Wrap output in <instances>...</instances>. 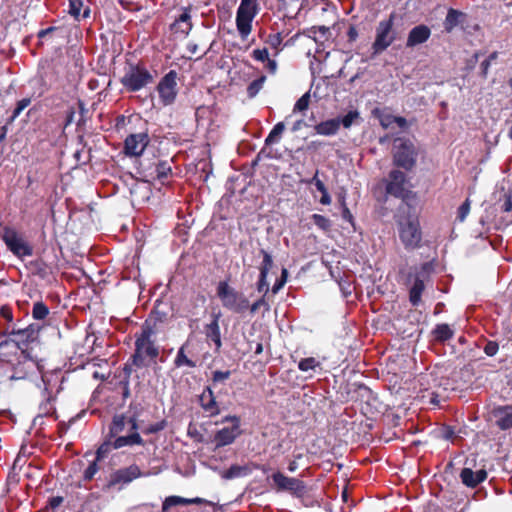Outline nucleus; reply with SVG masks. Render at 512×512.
<instances>
[{"instance_id": "393cba45", "label": "nucleus", "mask_w": 512, "mask_h": 512, "mask_svg": "<svg viewBox=\"0 0 512 512\" xmlns=\"http://www.w3.org/2000/svg\"><path fill=\"white\" fill-rule=\"evenodd\" d=\"M487 476L488 474L485 469L473 471L470 467H464L459 475L461 482L469 488H476L487 479Z\"/></svg>"}, {"instance_id": "de8ad7c7", "label": "nucleus", "mask_w": 512, "mask_h": 512, "mask_svg": "<svg viewBox=\"0 0 512 512\" xmlns=\"http://www.w3.org/2000/svg\"><path fill=\"white\" fill-rule=\"evenodd\" d=\"M168 425V422L166 419H162L156 423H153V424H150L148 425L147 427H145L142 432L143 434L145 435H150V434H156L160 431H163Z\"/></svg>"}, {"instance_id": "4468645a", "label": "nucleus", "mask_w": 512, "mask_h": 512, "mask_svg": "<svg viewBox=\"0 0 512 512\" xmlns=\"http://www.w3.org/2000/svg\"><path fill=\"white\" fill-rule=\"evenodd\" d=\"M272 480L277 491H287L296 497H301L306 493L304 481L298 478L287 477L280 471L272 474Z\"/></svg>"}, {"instance_id": "7c9ffc66", "label": "nucleus", "mask_w": 512, "mask_h": 512, "mask_svg": "<svg viewBox=\"0 0 512 512\" xmlns=\"http://www.w3.org/2000/svg\"><path fill=\"white\" fill-rule=\"evenodd\" d=\"M172 175V167L166 160H157L154 163V170L146 176L151 177L153 180H159L162 184Z\"/></svg>"}, {"instance_id": "0e129e2a", "label": "nucleus", "mask_w": 512, "mask_h": 512, "mask_svg": "<svg viewBox=\"0 0 512 512\" xmlns=\"http://www.w3.org/2000/svg\"><path fill=\"white\" fill-rule=\"evenodd\" d=\"M22 297V299L17 300V305L20 310H22L25 314H28L31 299L28 296V292L23 293Z\"/></svg>"}, {"instance_id": "20e7f679", "label": "nucleus", "mask_w": 512, "mask_h": 512, "mask_svg": "<svg viewBox=\"0 0 512 512\" xmlns=\"http://www.w3.org/2000/svg\"><path fill=\"white\" fill-rule=\"evenodd\" d=\"M385 183L386 194L401 199L409 208L415 206L417 193L408 186L409 180L404 172L398 169L391 170Z\"/></svg>"}, {"instance_id": "864d4df0", "label": "nucleus", "mask_w": 512, "mask_h": 512, "mask_svg": "<svg viewBox=\"0 0 512 512\" xmlns=\"http://www.w3.org/2000/svg\"><path fill=\"white\" fill-rule=\"evenodd\" d=\"M268 275L260 274L258 277V281L256 283V289L259 293H263V295H267L269 293V283L267 281Z\"/></svg>"}, {"instance_id": "aec40b11", "label": "nucleus", "mask_w": 512, "mask_h": 512, "mask_svg": "<svg viewBox=\"0 0 512 512\" xmlns=\"http://www.w3.org/2000/svg\"><path fill=\"white\" fill-rule=\"evenodd\" d=\"M194 343L191 339H187L178 349L173 364L176 368L188 367L196 368L198 360L194 359Z\"/></svg>"}, {"instance_id": "f03ea898", "label": "nucleus", "mask_w": 512, "mask_h": 512, "mask_svg": "<svg viewBox=\"0 0 512 512\" xmlns=\"http://www.w3.org/2000/svg\"><path fill=\"white\" fill-rule=\"evenodd\" d=\"M158 333L155 324L151 319H146L139 332L135 334V349L130 356L131 363L136 368L148 367L157 363L159 347L154 337Z\"/></svg>"}, {"instance_id": "4d7b16f0", "label": "nucleus", "mask_w": 512, "mask_h": 512, "mask_svg": "<svg viewBox=\"0 0 512 512\" xmlns=\"http://www.w3.org/2000/svg\"><path fill=\"white\" fill-rule=\"evenodd\" d=\"M470 212V200L466 199L458 208L457 219L463 222Z\"/></svg>"}, {"instance_id": "72a5a7b5", "label": "nucleus", "mask_w": 512, "mask_h": 512, "mask_svg": "<svg viewBox=\"0 0 512 512\" xmlns=\"http://www.w3.org/2000/svg\"><path fill=\"white\" fill-rule=\"evenodd\" d=\"M252 473V468L250 464L248 465H231L227 470L221 473V477L226 480L244 477Z\"/></svg>"}, {"instance_id": "f8f14e48", "label": "nucleus", "mask_w": 512, "mask_h": 512, "mask_svg": "<svg viewBox=\"0 0 512 512\" xmlns=\"http://www.w3.org/2000/svg\"><path fill=\"white\" fill-rule=\"evenodd\" d=\"M177 78V72L175 70H170L160 79L156 86L160 102L164 106L172 105L177 98Z\"/></svg>"}, {"instance_id": "2eb2a0df", "label": "nucleus", "mask_w": 512, "mask_h": 512, "mask_svg": "<svg viewBox=\"0 0 512 512\" xmlns=\"http://www.w3.org/2000/svg\"><path fill=\"white\" fill-rule=\"evenodd\" d=\"M41 372V365L28 357L18 360L14 366L11 379L34 381L38 379Z\"/></svg>"}, {"instance_id": "0eeeda50", "label": "nucleus", "mask_w": 512, "mask_h": 512, "mask_svg": "<svg viewBox=\"0 0 512 512\" xmlns=\"http://www.w3.org/2000/svg\"><path fill=\"white\" fill-rule=\"evenodd\" d=\"M418 152L414 143L404 137L394 140L393 164L406 171H411L417 163Z\"/></svg>"}, {"instance_id": "680f3d73", "label": "nucleus", "mask_w": 512, "mask_h": 512, "mask_svg": "<svg viewBox=\"0 0 512 512\" xmlns=\"http://www.w3.org/2000/svg\"><path fill=\"white\" fill-rule=\"evenodd\" d=\"M251 56L256 61L265 62L269 58V53L267 48L254 49Z\"/></svg>"}, {"instance_id": "ea45409f", "label": "nucleus", "mask_w": 512, "mask_h": 512, "mask_svg": "<svg viewBox=\"0 0 512 512\" xmlns=\"http://www.w3.org/2000/svg\"><path fill=\"white\" fill-rule=\"evenodd\" d=\"M260 255L262 256L263 260L262 263L259 266V273L268 275L269 271L273 267V259L271 254L266 251L265 249H260L259 251Z\"/></svg>"}, {"instance_id": "8fccbe9b", "label": "nucleus", "mask_w": 512, "mask_h": 512, "mask_svg": "<svg viewBox=\"0 0 512 512\" xmlns=\"http://www.w3.org/2000/svg\"><path fill=\"white\" fill-rule=\"evenodd\" d=\"M98 462L99 461H96V459L94 461H92L88 467L84 470V473H83V480L85 482H89L91 481L94 476L96 475V473L99 471V465H98Z\"/></svg>"}, {"instance_id": "a18cd8bd", "label": "nucleus", "mask_w": 512, "mask_h": 512, "mask_svg": "<svg viewBox=\"0 0 512 512\" xmlns=\"http://www.w3.org/2000/svg\"><path fill=\"white\" fill-rule=\"evenodd\" d=\"M266 80L265 76H261L255 80H253L247 87V95L249 98L255 97L258 92L262 89L263 84Z\"/></svg>"}, {"instance_id": "09e8293b", "label": "nucleus", "mask_w": 512, "mask_h": 512, "mask_svg": "<svg viewBox=\"0 0 512 512\" xmlns=\"http://www.w3.org/2000/svg\"><path fill=\"white\" fill-rule=\"evenodd\" d=\"M439 438L447 441H454L456 438V431L454 427L449 425H442L438 430Z\"/></svg>"}, {"instance_id": "6e6552de", "label": "nucleus", "mask_w": 512, "mask_h": 512, "mask_svg": "<svg viewBox=\"0 0 512 512\" xmlns=\"http://www.w3.org/2000/svg\"><path fill=\"white\" fill-rule=\"evenodd\" d=\"M395 12L388 18L381 20L375 29V39L372 43L373 54H380L390 47L397 39V31L394 28Z\"/></svg>"}, {"instance_id": "e433bc0d", "label": "nucleus", "mask_w": 512, "mask_h": 512, "mask_svg": "<svg viewBox=\"0 0 512 512\" xmlns=\"http://www.w3.org/2000/svg\"><path fill=\"white\" fill-rule=\"evenodd\" d=\"M464 16L465 14L463 12L450 8L443 23L445 31L450 33L456 26L459 25L460 19Z\"/></svg>"}, {"instance_id": "39448f33", "label": "nucleus", "mask_w": 512, "mask_h": 512, "mask_svg": "<svg viewBox=\"0 0 512 512\" xmlns=\"http://www.w3.org/2000/svg\"><path fill=\"white\" fill-rule=\"evenodd\" d=\"M216 295L220 299L222 306L233 313L242 314L249 308L248 298L230 286L226 280L218 283Z\"/></svg>"}, {"instance_id": "13d9d810", "label": "nucleus", "mask_w": 512, "mask_h": 512, "mask_svg": "<svg viewBox=\"0 0 512 512\" xmlns=\"http://www.w3.org/2000/svg\"><path fill=\"white\" fill-rule=\"evenodd\" d=\"M328 28L326 26H313L307 30H303V35L312 38L314 41H317L315 38L316 32H320L325 35L328 32Z\"/></svg>"}, {"instance_id": "423d86ee", "label": "nucleus", "mask_w": 512, "mask_h": 512, "mask_svg": "<svg viewBox=\"0 0 512 512\" xmlns=\"http://www.w3.org/2000/svg\"><path fill=\"white\" fill-rule=\"evenodd\" d=\"M41 326L37 323H30L22 330H17L15 338H5L0 342V355H3L5 348L19 349L24 353L33 344L39 342Z\"/></svg>"}, {"instance_id": "f3484780", "label": "nucleus", "mask_w": 512, "mask_h": 512, "mask_svg": "<svg viewBox=\"0 0 512 512\" xmlns=\"http://www.w3.org/2000/svg\"><path fill=\"white\" fill-rule=\"evenodd\" d=\"M233 422L232 427H224L218 430L214 436L216 447H223L232 444L240 434V418L236 415L226 416L222 422Z\"/></svg>"}, {"instance_id": "ddd939ff", "label": "nucleus", "mask_w": 512, "mask_h": 512, "mask_svg": "<svg viewBox=\"0 0 512 512\" xmlns=\"http://www.w3.org/2000/svg\"><path fill=\"white\" fill-rule=\"evenodd\" d=\"M39 377L43 384L42 395L58 396V394L63 390L62 384L65 377L61 369L45 371L41 366Z\"/></svg>"}, {"instance_id": "7ed1b4c3", "label": "nucleus", "mask_w": 512, "mask_h": 512, "mask_svg": "<svg viewBox=\"0 0 512 512\" xmlns=\"http://www.w3.org/2000/svg\"><path fill=\"white\" fill-rule=\"evenodd\" d=\"M156 76L157 72L150 70L144 62L127 61L119 82L126 92L136 93L154 84Z\"/></svg>"}, {"instance_id": "b1692460", "label": "nucleus", "mask_w": 512, "mask_h": 512, "mask_svg": "<svg viewBox=\"0 0 512 512\" xmlns=\"http://www.w3.org/2000/svg\"><path fill=\"white\" fill-rule=\"evenodd\" d=\"M491 415L500 430L505 431L512 428V405L495 406L491 411Z\"/></svg>"}, {"instance_id": "412c9836", "label": "nucleus", "mask_w": 512, "mask_h": 512, "mask_svg": "<svg viewBox=\"0 0 512 512\" xmlns=\"http://www.w3.org/2000/svg\"><path fill=\"white\" fill-rule=\"evenodd\" d=\"M432 31L429 26L419 24L413 27L407 36L405 43L406 48H414L418 45L424 44L431 37Z\"/></svg>"}, {"instance_id": "9b49d317", "label": "nucleus", "mask_w": 512, "mask_h": 512, "mask_svg": "<svg viewBox=\"0 0 512 512\" xmlns=\"http://www.w3.org/2000/svg\"><path fill=\"white\" fill-rule=\"evenodd\" d=\"M258 0H241L236 12V27L242 39H246L252 31V22L260 8Z\"/></svg>"}, {"instance_id": "1a4fd4ad", "label": "nucleus", "mask_w": 512, "mask_h": 512, "mask_svg": "<svg viewBox=\"0 0 512 512\" xmlns=\"http://www.w3.org/2000/svg\"><path fill=\"white\" fill-rule=\"evenodd\" d=\"M399 238L407 250L419 248L422 241V232L417 217L408 216L397 221Z\"/></svg>"}, {"instance_id": "a878e982", "label": "nucleus", "mask_w": 512, "mask_h": 512, "mask_svg": "<svg viewBox=\"0 0 512 512\" xmlns=\"http://www.w3.org/2000/svg\"><path fill=\"white\" fill-rule=\"evenodd\" d=\"M426 264L422 266V271L417 272L414 277L413 285L409 290V301L412 306L417 307L421 302L422 293L425 290L424 270Z\"/></svg>"}, {"instance_id": "f257e3e1", "label": "nucleus", "mask_w": 512, "mask_h": 512, "mask_svg": "<svg viewBox=\"0 0 512 512\" xmlns=\"http://www.w3.org/2000/svg\"><path fill=\"white\" fill-rule=\"evenodd\" d=\"M143 407L139 403H130L127 413L115 414L109 424L108 439L103 441L96 450V461L105 459L112 450L123 447L146 445L139 433V417Z\"/></svg>"}, {"instance_id": "c03bdc74", "label": "nucleus", "mask_w": 512, "mask_h": 512, "mask_svg": "<svg viewBox=\"0 0 512 512\" xmlns=\"http://www.w3.org/2000/svg\"><path fill=\"white\" fill-rule=\"evenodd\" d=\"M320 366V362L316 360L314 357L303 358L298 363V368L302 372H307L309 370H315Z\"/></svg>"}, {"instance_id": "4c0bfd02", "label": "nucleus", "mask_w": 512, "mask_h": 512, "mask_svg": "<svg viewBox=\"0 0 512 512\" xmlns=\"http://www.w3.org/2000/svg\"><path fill=\"white\" fill-rule=\"evenodd\" d=\"M43 400L39 405V415L40 416H52L56 414V408L54 403L57 399V396L53 395H42Z\"/></svg>"}, {"instance_id": "4be33fe9", "label": "nucleus", "mask_w": 512, "mask_h": 512, "mask_svg": "<svg viewBox=\"0 0 512 512\" xmlns=\"http://www.w3.org/2000/svg\"><path fill=\"white\" fill-rule=\"evenodd\" d=\"M199 404L208 417H214L220 414L219 403L216 401V397L209 386L205 387L200 394Z\"/></svg>"}, {"instance_id": "a19ab883", "label": "nucleus", "mask_w": 512, "mask_h": 512, "mask_svg": "<svg viewBox=\"0 0 512 512\" xmlns=\"http://www.w3.org/2000/svg\"><path fill=\"white\" fill-rule=\"evenodd\" d=\"M30 104H31V98H29V97L19 100L16 103V107L12 111L11 116L7 120V124H12L16 120V118L19 117V115L22 113V111L24 109H26Z\"/></svg>"}, {"instance_id": "a211bd4d", "label": "nucleus", "mask_w": 512, "mask_h": 512, "mask_svg": "<svg viewBox=\"0 0 512 512\" xmlns=\"http://www.w3.org/2000/svg\"><path fill=\"white\" fill-rule=\"evenodd\" d=\"M150 142L147 132L130 134L124 140L123 152L129 157L141 156Z\"/></svg>"}, {"instance_id": "69168bd1", "label": "nucleus", "mask_w": 512, "mask_h": 512, "mask_svg": "<svg viewBox=\"0 0 512 512\" xmlns=\"http://www.w3.org/2000/svg\"><path fill=\"white\" fill-rule=\"evenodd\" d=\"M501 210L503 212H511L512 211V194L505 193L503 196V203L501 205Z\"/></svg>"}, {"instance_id": "9d476101", "label": "nucleus", "mask_w": 512, "mask_h": 512, "mask_svg": "<svg viewBox=\"0 0 512 512\" xmlns=\"http://www.w3.org/2000/svg\"><path fill=\"white\" fill-rule=\"evenodd\" d=\"M145 476H147V473L142 472L140 467L134 463L113 471L103 489L105 491H120L134 480Z\"/></svg>"}, {"instance_id": "bb28decb", "label": "nucleus", "mask_w": 512, "mask_h": 512, "mask_svg": "<svg viewBox=\"0 0 512 512\" xmlns=\"http://www.w3.org/2000/svg\"><path fill=\"white\" fill-rule=\"evenodd\" d=\"M191 504H197V505H210L211 503L203 498L196 497V498H184L181 496H168L165 498V500L162 503V512H168L170 508L178 505H191Z\"/></svg>"}, {"instance_id": "49530a36", "label": "nucleus", "mask_w": 512, "mask_h": 512, "mask_svg": "<svg viewBox=\"0 0 512 512\" xmlns=\"http://www.w3.org/2000/svg\"><path fill=\"white\" fill-rule=\"evenodd\" d=\"M24 325L22 324L21 320H17L15 322L12 321V323L6 324L3 328L2 335L6 338H15L16 331L22 330Z\"/></svg>"}, {"instance_id": "473e14b6", "label": "nucleus", "mask_w": 512, "mask_h": 512, "mask_svg": "<svg viewBox=\"0 0 512 512\" xmlns=\"http://www.w3.org/2000/svg\"><path fill=\"white\" fill-rule=\"evenodd\" d=\"M340 129V119L334 118L322 121L314 126V130L319 135L332 136Z\"/></svg>"}, {"instance_id": "2f4dec72", "label": "nucleus", "mask_w": 512, "mask_h": 512, "mask_svg": "<svg viewBox=\"0 0 512 512\" xmlns=\"http://www.w3.org/2000/svg\"><path fill=\"white\" fill-rule=\"evenodd\" d=\"M28 268L33 275L39 277L42 280H46L52 275V267L42 258L30 261Z\"/></svg>"}, {"instance_id": "c756f323", "label": "nucleus", "mask_w": 512, "mask_h": 512, "mask_svg": "<svg viewBox=\"0 0 512 512\" xmlns=\"http://www.w3.org/2000/svg\"><path fill=\"white\" fill-rule=\"evenodd\" d=\"M220 314L213 315L210 323L204 327L206 338L215 344V350L218 352L222 347L221 332L219 326Z\"/></svg>"}, {"instance_id": "f704fd0d", "label": "nucleus", "mask_w": 512, "mask_h": 512, "mask_svg": "<svg viewBox=\"0 0 512 512\" xmlns=\"http://www.w3.org/2000/svg\"><path fill=\"white\" fill-rule=\"evenodd\" d=\"M279 9L285 11L284 18L292 21L296 18L301 10L298 6L299 0H278Z\"/></svg>"}, {"instance_id": "cd10ccee", "label": "nucleus", "mask_w": 512, "mask_h": 512, "mask_svg": "<svg viewBox=\"0 0 512 512\" xmlns=\"http://www.w3.org/2000/svg\"><path fill=\"white\" fill-rule=\"evenodd\" d=\"M28 296L30 299H34L32 305V318L36 321L44 320L50 314L49 307L41 300V294L34 290L29 291Z\"/></svg>"}, {"instance_id": "37998d69", "label": "nucleus", "mask_w": 512, "mask_h": 512, "mask_svg": "<svg viewBox=\"0 0 512 512\" xmlns=\"http://www.w3.org/2000/svg\"><path fill=\"white\" fill-rule=\"evenodd\" d=\"M313 223L322 231L328 232L331 230L332 222L329 218L321 214H313L311 216Z\"/></svg>"}, {"instance_id": "603ef678", "label": "nucleus", "mask_w": 512, "mask_h": 512, "mask_svg": "<svg viewBox=\"0 0 512 512\" xmlns=\"http://www.w3.org/2000/svg\"><path fill=\"white\" fill-rule=\"evenodd\" d=\"M147 319H151L155 324V329L158 330V323H163L167 320V314L160 312L156 307L151 311Z\"/></svg>"}, {"instance_id": "c85d7f7f", "label": "nucleus", "mask_w": 512, "mask_h": 512, "mask_svg": "<svg viewBox=\"0 0 512 512\" xmlns=\"http://www.w3.org/2000/svg\"><path fill=\"white\" fill-rule=\"evenodd\" d=\"M190 13V7L183 8L182 14L178 18H176L175 21L170 26V29L173 33H181L184 35L189 34L193 27Z\"/></svg>"}, {"instance_id": "052dcab7", "label": "nucleus", "mask_w": 512, "mask_h": 512, "mask_svg": "<svg viewBox=\"0 0 512 512\" xmlns=\"http://www.w3.org/2000/svg\"><path fill=\"white\" fill-rule=\"evenodd\" d=\"M358 116L359 113L357 111H349L340 119V125L342 124L345 128H349Z\"/></svg>"}, {"instance_id": "774afa93", "label": "nucleus", "mask_w": 512, "mask_h": 512, "mask_svg": "<svg viewBox=\"0 0 512 512\" xmlns=\"http://www.w3.org/2000/svg\"><path fill=\"white\" fill-rule=\"evenodd\" d=\"M64 501L62 496H53L49 498L47 508L51 510H56Z\"/></svg>"}, {"instance_id": "5fc2aeb1", "label": "nucleus", "mask_w": 512, "mask_h": 512, "mask_svg": "<svg viewBox=\"0 0 512 512\" xmlns=\"http://www.w3.org/2000/svg\"><path fill=\"white\" fill-rule=\"evenodd\" d=\"M82 6V0H69V14L75 19H79Z\"/></svg>"}, {"instance_id": "c9c22d12", "label": "nucleus", "mask_w": 512, "mask_h": 512, "mask_svg": "<svg viewBox=\"0 0 512 512\" xmlns=\"http://www.w3.org/2000/svg\"><path fill=\"white\" fill-rule=\"evenodd\" d=\"M434 339L438 342L444 343L454 336V331L446 323L437 324L432 331Z\"/></svg>"}, {"instance_id": "e2e57ef3", "label": "nucleus", "mask_w": 512, "mask_h": 512, "mask_svg": "<svg viewBox=\"0 0 512 512\" xmlns=\"http://www.w3.org/2000/svg\"><path fill=\"white\" fill-rule=\"evenodd\" d=\"M483 350L487 356L492 357L497 354L499 350V344L496 341H488Z\"/></svg>"}, {"instance_id": "3c124183", "label": "nucleus", "mask_w": 512, "mask_h": 512, "mask_svg": "<svg viewBox=\"0 0 512 512\" xmlns=\"http://www.w3.org/2000/svg\"><path fill=\"white\" fill-rule=\"evenodd\" d=\"M310 103V95L309 93H305L302 95L295 103L293 112H302L308 109Z\"/></svg>"}, {"instance_id": "79ce46f5", "label": "nucleus", "mask_w": 512, "mask_h": 512, "mask_svg": "<svg viewBox=\"0 0 512 512\" xmlns=\"http://www.w3.org/2000/svg\"><path fill=\"white\" fill-rule=\"evenodd\" d=\"M283 33L284 31H279L277 33L269 34L265 40V42L273 49L276 50L275 55L278 54L282 49L280 48L283 42Z\"/></svg>"}, {"instance_id": "bf43d9fd", "label": "nucleus", "mask_w": 512, "mask_h": 512, "mask_svg": "<svg viewBox=\"0 0 512 512\" xmlns=\"http://www.w3.org/2000/svg\"><path fill=\"white\" fill-rule=\"evenodd\" d=\"M230 376H231V371H229V370H227V371L217 370L212 373V382H213V384L222 383V382L226 381L227 379H229Z\"/></svg>"}, {"instance_id": "dca6fc26", "label": "nucleus", "mask_w": 512, "mask_h": 512, "mask_svg": "<svg viewBox=\"0 0 512 512\" xmlns=\"http://www.w3.org/2000/svg\"><path fill=\"white\" fill-rule=\"evenodd\" d=\"M3 240L8 249L18 258L33 255V247L25 241L16 231L9 230L3 235Z\"/></svg>"}, {"instance_id": "6e6d98bb", "label": "nucleus", "mask_w": 512, "mask_h": 512, "mask_svg": "<svg viewBox=\"0 0 512 512\" xmlns=\"http://www.w3.org/2000/svg\"><path fill=\"white\" fill-rule=\"evenodd\" d=\"M266 297H267V295H262L259 299H257L252 304L249 303L248 310L250 311L251 314H255L259 310V308L262 306H266L267 310L269 309V304L266 300Z\"/></svg>"}, {"instance_id": "58836bf2", "label": "nucleus", "mask_w": 512, "mask_h": 512, "mask_svg": "<svg viewBox=\"0 0 512 512\" xmlns=\"http://www.w3.org/2000/svg\"><path fill=\"white\" fill-rule=\"evenodd\" d=\"M284 130L285 124L283 122H278L276 125H274V127L272 128V130L265 139V145L271 146L272 144L279 142Z\"/></svg>"}, {"instance_id": "6ab92c4d", "label": "nucleus", "mask_w": 512, "mask_h": 512, "mask_svg": "<svg viewBox=\"0 0 512 512\" xmlns=\"http://www.w3.org/2000/svg\"><path fill=\"white\" fill-rule=\"evenodd\" d=\"M362 399L365 401L361 405L362 413L368 418H374L381 413L382 403L378 396L372 392L370 388L365 385L359 387Z\"/></svg>"}, {"instance_id": "338daca9", "label": "nucleus", "mask_w": 512, "mask_h": 512, "mask_svg": "<svg viewBox=\"0 0 512 512\" xmlns=\"http://www.w3.org/2000/svg\"><path fill=\"white\" fill-rule=\"evenodd\" d=\"M0 315L3 319L6 320V324L12 323L13 321V312L9 306H2L0 308Z\"/></svg>"}, {"instance_id": "5701e85b", "label": "nucleus", "mask_w": 512, "mask_h": 512, "mask_svg": "<svg viewBox=\"0 0 512 512\" xmlns=\"http://www.w3.org/2000/svg\"><path fill=\"white\" fill-rule=\"evenodd\" d=\"M372 116L379 120L380 125L384 129H388L394 123L397 124V126L401 129H405L408 127V122L405 117L394 116L386 112V110L378 107L372 110Z\"/></svg>"}]
</instances>
